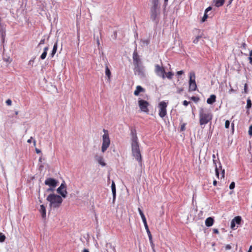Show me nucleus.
Returning <instances> with one entry per match:
<instances>
[{
    "label": "nucleus",
    "instance_id": "obj_1",
    "mask_svg": "<svg viewBox=\"0 0 252 252\" xmlns=\"http://www.w3.org/2000/svg\"><path fill=\"white\" fill-rule=\"evenodd\" d=\"M131 147L132 156L139 162H141L142 157L139 148V143L135 129L131 130Z\"/></svg>",
    "mask_w": 252,
    "mask_h": 252
},
{
    "label": "nucleus",
    "instance_id": "obj_2",
    "mask_svg": "<svg viewBox=\"0 0 252 252\" xmlns=\"http://www.w3.org/2000/svg\"><path fill=\"white\" fill-rule=\"evenodd\" d=\"M199 124L201 126L205 125L211 122L213 119V114L209 111L203 108H200L199 110Z\"/></svg>",
    "mask_w": 252,
    "mask_h": 252
},
{
    "label": "nucleus",
    "instance_id": "obj_3",
    "mask_svg": "<svg viewBox=\"0 0 252 252\" xmlns=\"http://www.w3.org/2000/svg\"><path fill=\"white\" fill-rule=\"evenodd\" d=\"M46 200L49 202V206L51 209L59 208L63 202L62 197L55 193L50 194Z\"/></svg>",
    "mask_w": 252,
    "mask_h": 252
},
{
    "label": "nucleus",
    "instance_id": "obj_4",
    "mask_svg": "<svg viewBox=\"0 0 252 252\" xmlns=\"http://www.w3.org/2000/svg\"><path fill=\"white\" fill-rule=\"evenodd\" d=\"M104 134L102 136V145L101 151L103 153L105 152L110 144V140L109 137L108 131L105 129L103 130Z\"/></svg>",
    "mask_w": 252,
    "mask_h": 252
},
{
    "label": "nucleus",
    "instance_id": "obj_5",
    "mask_svg": "<svg viewBox=\"0 0 252 252\" xmlns=\"http://www.w3.org/2000/svg\"><path fill=\"white\" fill-rule=\"evenodd\" d=\"M133 71L134 74L137 75L140 78H144L146 77L145 66L143 64L135 66Z\"/></svg>",
    "mask_w": 252,
    "mask_h": 252
},
{
    "label": "nucleus",
    "instance_id": "obj_6",
    "mask_svg": "<svg viewBox=\"0 0 252 252\" xmlns=\"http://www.w3.org/2000/svg\"><path fill=\"white\" fill-rule=\"evenodd\" d=\"M195 75L194 72L189 73V91H194L197 89V85L195 82Z\"/></svg>",
    "mask_w": 252,
    "mask_h": 252
},
{
    "label": "nucleus",
    "instance_id": "obj_7",
    "mask_svg": "<svg viewBox=\"0 0 252 252\" xmlns=\"http://www.w3.org/2000/svg\"><path fill=\"white\" fill-rule=\"evenodd\" d=\"M150 14L151 19L157 25L158 22V15L159 14L158 8L151 7Z\"/></svg>",
    "mask_w": 252,
    "mask_h": 252
},
{
    "label": "nucleus",
    "instance_id": "obj_8",
    "mask_svg": "<svg viewBox=\"0 0 252 252\" xmlns=\"http://www.w3.org/2000/svg\"><path fill=\"white\" fill-rule=\"evenodd\" d=\"M167 106V103L164 101L160 102L158 104V107L159 108V116L163 118L164 117L166 114V107Z\"/></svg>",
    "mask_w": 252,
    "mask_h": 252
},
{
    "label": "nucleus",
    "instance_id": "obj_9",
    "mask_svg": "<svg viewBox=\"0 0 252 252\" xmlns=\"http://www.w3.org/2000/svg\"><path fill=\"white\" fill-rule=\"evenodd\" d=\"M138 105L139 106V108L141 111L145 112V113H148L149 109L148 108V107L149 105V103L148 101L141 99L140 98L138 99Z\"/></svg>",
    "mask_w": 252,
    "mask_h": 252
},
{
    "label": "nucleus",
    "instance_id": "obj_10",
    "mask_svg": "<svg viewBox=\"0 0 252 252\" xmlns=\"http://www.w3.org/2000/svg\"><path fill=\"white\" fill-rule=\"evenodd\" d=\"M66 188V185L63 182L61 184L60 186L57 189V192L61 194V196L63 198L66 197L67 193Z\"/></svg>",
    "mask_w": 252,
    "mask_h": 252
},
{
    "label": "nucleus",
    "instance_id": "obj_11",
    "mask_svg": "<svg viewBox=\"0 0 252 252\" xmlns=\"http://www.w3.org/2000/svg\"><path fill=\"white\" fill-rule=\"evenodd\" d=\"M155 72L158 76L161 77L163 79L165 78V71L163 67L158 64H156L155 65Z\"/></svg>",
    "mask_w": 252,
    "mask_h": 252
},
{
    "label": "nucleus",
    "instance_id": "obj_12",
    "mask_svg": "<svg viewBox=\"0 0 252 252\" xmlns=\"http://www.w3.org/2000/svg\"><path fill=\"white\" fill-rule=\"evenodd\" d=\"M58 184V181L52 178H48L45 181V184L50 187L55 188Z\"/></svg>",
    "mask_w": 252,
    "mask_h": 252
},
{
    "label": "nucleus",
    "instance_id": "obj_13",
    "mask_svg": "<svg viewBox=\"0 0 252 252\" xmlns=\"http://www.w3.org/2000/svg\"><path fill=\"white\" fill-rule=\"evenodd\" d=\"M105 252H115V248L112 246L110 243H107L105 246Z\"/></svg>",
    "mask_w": 252,
    "mask_h": 252
},
{
    "label": "nucleus",
    "instance_id": "obj_14",
    "mask_svg": "<svg viewBox=\"0 0 252 252\" xmlns=\"http://www.w3.org/2000/svg\"><path fill=\"white\" fill-rule=\"evenodd\" d=\"M111 189L113 194V202H114L116 199V186L114 181L112 182L111 184Z\"/></svg>",
    "mask_w": 252,
    "mask_h": 252
},
{
    "label": "nucleus",
    "instance_id": "obj_15",
    "mask_svg": "<svg viewBox=\"0 0 252 252\" xmlns=\"http://www.w3.org/2000/svg\"><path fill=\"white\" fill-rule=\"evenodd\" d=\"M145 89L141 86H137L136 87V90L134 92V94L135 96H138L140 93L144 92Z\"/></svg>",
    "mask_w": 252,
    "mask_h": 252
},
{
    "label": "nucleus",
    "instance_id": "obj_16",
    "mask_svg": "<svg viewBox=\"0 0 252 252\" xmlns=\"http://www.w3.org/2000/svg\"><path fill=\"white\" fill-rule=\"evenodd\" d=\"M39 212L41 214L42 218H45L46 216V211L45 207L44 205L42 204L40 206Z\"/></svg>",
    "mask_w": 252,
    "mask_h": 252
},
{
    "label": "nucleus",
    "instance_id": "obj_17",
    "mask_svg": "<svg viewBox=\"0 0 252 252\" xmlns=\"http://www.w3.org/2000/svg\"><path fill=\"white\" fill-rule=\"evenodd\" d=\"M216 101V96L215 94H211L207 99V103L209 104H213Z\"/></svg>",
    "mask_w": 252,
    "mask_h": 252
},
{
    "label": "nucleus",
    "instance_id": "obj_18",
    "mask_svg": "<svg viewBox=\"0 0 252 252\" xmlns=\"http://www.w3.org/2000/svg\"><path fill=\"white\" fill-rule=\"evenodd\" d=\"M138 212L141 217V219L142 220V221H143V222L144 225H146V224H147V223L146 217H145L143 211L141 210V209L140 208H138Z\"/></svg>",
    "mask_w": 252,
    "mask_h": 252
},
{
    "label": "nucleus",
    "instance_id": "obj_19",
    "mask_svg": "<svg viewBox=\"0 0 252 252\" xmlns=\"http://www.w3.org/2000/svg\"><path fill=\"white\" fill-rule=\"evenodd\" d=\"M214 223V220L211 217H209L207 218V219L205 220V225L208 226L210 227Z\"/></svg>",
    "mask_w": 252,
    "mask_h": 252
},
{
    "label": "nucleus",
    "instance_id": "obj_20",
    "mask_svg": "<svg viewBox=\"0 0 252 252\" xmlns=\"http://www.w3.org/2000/svg\"><path fill=\"white\" fill-rule=\"evenodd\" d=\"M225 0H214L213 2L216 7H220L224 3Z\"/></svg>",
    "mask_w": 252,
    "mask_h": 252
},
{
    "label": "nucleus",
    "instance_id": "obj_21",
    "mask_svg": "<svg viewBox=\"0 0 252 252\" xmlns=\"http://www.w3.org/2000/svg\"><path fill=\"white\" fill-rule=\"evenodd\" d=\"M57 48H58V42H56L54 45V46H53V49L52 51V53L50 54V56L52 58L54 56L55 53H56L57 50Z\"/></svg>",
    "mask_w": 252,
    "mask_h": 252
},
{
    "label": "nucleus",
    "instance_id": "obj_22",
    "mask_svg": "<svg viewBox=\"0 0 252 252\" xmlns=\"http://www.w3.org/2000/svg\"><path fill=\"white\" fill-rule=\"evenodd\" d=\"M95 159L98 162V163L100 164H101L102 166H104L105 165V163L103 161V158L102 157L96 156L95 157Z\"/></svg>",
    "mask_w": 252,
    "mask_h": 252
},
{
    "label": "nucleus",
    "instance_id": "obj_23",
    "mask_svg": "<svg viewBox=\"0 0 252 252\" xmlns=\"http://www.w3.org/2000/svg\"><path fill=\"white\" fill-rule=\"evenodd\" d=\"M133 61L134 66L142 64V63L141 62L140 59L139 58L138 59H136V60L135 59L133 60Z\"/></svg>",
    "mask_w": 252,
    "mask_h": 252
},
{
    "label": "nucleus",
    "instance_id": "obj_24",
    "mask_svg": "<svg viewBox=\"0 0 252 252\" xmlns=\"http://www.w3.org/2000/svg\"><path fill=\"white\" fill-rule=\"evenodd\" d=\"M105 74L106 76L108 77V79L110 80L111 77V71L107 65H106L105 67Z\"/></svg>",
    "mask_w": 252,
    "mask_h": 252
},
{
    "label": "nucleus",
    "instance_id": "obj_25",
    "mask_svg": "<svg viewBox=\"0 0 252 252\" xmlns=\"http://www.w3.org/2000/svg\"><path fill=\"white\" fill-rule=\"evenodd\" d=\"M144 226H145V229L146 230V232H147V233L148 234L149 239H151L152 238V236L151 232H150V230L149 229L148 224H146V225H145Z\"/></svg>",
    "mask_w": 252,
    "mask_h": 252
},
{
    "label": "nucleus",
    "instance_id": "obj_26",
    "mask_svg": "<svg viewBox=\"0 0 252 252\" xmlns=\"http://www.w3.org/2000/svg\"><path fill=\"white\" fill-rule=\"evenodd\" d=\"M233 221L235 222V224H240L241 221V217L240 216L235 217L233 220Z\"/></svg>",
    "mask_w": 252,
    "mask_h": 252
},
{
    "label": "nucleus",
    "instance_id": "obj_27",
    "mask_svg": "<svg viewBox=\"0 0 252 252\" xmlns=\"http://www.w3.org/2000/svg\"><path fill=\"white\" fill-rule=\"evenodd\" d=\"M153 6L152 7L158 8L159 5V0H152Z\"/></svg>",
    "mask_w": 252,
    "mask_h": 252
},
{
    "label": "nucleus",
    "instance_id": "obj_28",
    "mask_svg": "<svg viewBox=\"0 0 252 252\" xmlns=\"http://www.w3.org/2000/svg\"><path fill=\"white\" fill-rule=\"evenodd\" d=\"M252 101H251V99L249 98L247 100L246 108L249 109L252 107Z\"/></svg>",
    "mask_w": 252,
    "mask_h": 252
},
{
    "label": "nucleus",
    "instance_id": "obj_29",
    "mask_svg": "<svg viewBox=\"0 0 252 252\" xmlns=\"http://www.w3.org/2000/svg\"><path fill=\"white\" fill-rule=\"evenodd\" d=\"M139 58V57L138 55L136 50L135 49L133 53V56H132L133 60H134V59L136 60V59H138Z\"/></svg>",
    "mask_w": 252,
    "mask_h": 252
},
{
    "label": "nucleus",
    "instance_id": "obj_30",
    "mask_svg": "<svg viewBox=\"0 0 252 252\" xmlns=\"http://www.w3.org/2000/svg\"><path fill=\"white\" fill-rule=\"evenodd\" d=\"M5 240V236L2 233H0V242H3Z\"/></svg>",
    "mask_w": 252,
    "mask_h": 252
},
{
    "label": "nucleus",
    "instance_id": "obj_31",
    "mask_svg": "<svg viewBox=\"0 0 252 252\" xmlns=\"http://www.w3.org/2000/svg\"><path fill=\"white\" fill-rule=\"evenodd\" d=\"M149 241H150V245H151V246L152 247L153 252H156V251L155 249V245L153 243L152 238L151 239H149Z\"/></svg>",
    "mask_w": 252,
    "mask_h": 252
},
{
    "label": "nucleus",
    "instance_id": "obj_32",
    "mask_svg": "<svg viewBox=\"0 0 252 252\" xmlns=\"http://www.w3.org/2000/svg\"><path fill=\"white\" fill-rule=\"evenodd\" d=\"M201 35H197L195 38L193 40V43L194 44H197L199 41V40L201 38Z\"/></svg>",
    "mask_w": 252,
    "mask_h": 252
},
{
    "label": "nucleus",
    "instance_id": "obj_33",
    "mask_svg": "<svg viewBox=\"0 0 252 252\" xmlns=\"http://www.w3.org/2000/svg\"><path fill=\"white\" fill-rule=\"evenodd\" d=\"M173 76V74L171 72H168L166 73V76L167 78L171 79Z\"/></svg>",
    "mask_w": 252,
    "mask_h": 252
},
{
    "label": "nucleus",
    "instance_id": "obj_34",
    "mask_svg": "<svg viewBox=\"0 0 252 252\" xmlns=\"http://www.w3.org/2000/svg\"><path fill=\"white\" fill-rule=\"evenodd\" d=\"M219 165H220L219 168H220L221 169V178H224V173H225L224 169H221V165L220 162H219Z\"/></svg>",
    "mask_w": 252,
    "mask_h": 252
},
{
    "label": "nucleus",
    "instance_id": "obj_35",
    "mask_svg": "<svg viewBox=\"0 0 252 252\" xmlns=\"http://www.w3.org/2000/svg\"><path fill=\"white\" fill-rule=\"evenodd\" d=\"M47 54V52H43L42 53V54H41V55L40 56V59L42 60H44L46 57Z\"/></svg>",
    "mask_w": 252,
    "mask_h": 252
},
{
    "label": "nucleus",
    "instance_id": "obj_36",
    "mask_svg": "<svg viewBox=\"0 0 252 252\" xmlns=\"http://www.w3.org/2000/svg\"><path fill=\"white\" fill-rule=\"evenodd\" d=\"M208 16L207 15V14L206 13H205L204 15H203V17H202V22H204L206 21V20L207 19V18H208Z\"/></svg>",
    "mask_w": 252,
    "mask_h": 252
},
{
    "label": "nucleus",
    "instance_id": "obj_37",
    "mask_svg": "<svg viewBox=\"0 0 252 252\" xmlns=\"http://www.w3.org/2000/svg\"><path fill=\"white\" fill-rule=\"evenodd\" d=\"M235 222H234V221H233V220H232L231 222V228L232 229H235Z\"/></svg>",
    "mask_w": 252,
    "mask_h": 252
},
{
    "label": "nucleus",
    "instance_id": "obj_38",
    "mask_svg": "<svg viewBox=\"0 0 252 252\" xmlns=\"http://www.w3.org/2000/svg\"><path fill=\"white\" fill-rule=\"evenodd\" d=\"M141 42L143 45H148L149 43L148 40H142Z\"/></svg>",
    "mask_w": 252,
    "mask_h": 252
},
{
    "label": "nucleus",
    "instance_id": "obj_39",
    "mask_svg": "<svg viewBox=\"0 0 252 252\" xmlns=\"http://www.w3.org/2000/svg\"><path fill=\"white\" fill-rule=\"evenodd\" d=\"M230 126V122L228 120H226L225 122V127L226 128H229Z\"/></svg>",
    "mask_w": 252,
    "mask_h": 252
},
{
    "label": "nucleus",
    "instance_id": "obj_40",
    "mask_svg": "<svg viewBox=\"0 0 252 252\" xmlns=\"http://www.w3.org/2000/svg\"><path fill=\"white\" fill-rule=\"evenodd\" d=\"M215 172H216V176L219 178V168L216 166V168H215Z\"/></svg>",
    "mask_w": 252,
    "mask_h": 252
},
{
    "label": "nucleus",
    "instance_id": "obj_41",
    "mask_svg": "<svg viewBox=\"0 0 252 252\" xmlns=\"http://www.w3.org/2000/svg\"><path fill=\"white\" fill-rule=\"evenodd\" d=\"M235 188V183L234 182H231L230 185H229V189H232Z\"/></svg>",
    "mask_w": 252,
    "mask_h": 252
},
{
    "label": "nucleus",
    "instance_id": "obj_42",
    "mask_svg": "<svg viewBox=\"0 0 252 252\" xmlns=\"http://www.w3.org/2000/svg\"><path fill=\"white\" fill-rule=\"evenodd\" d=\"M248 132L250 135L252 136V125L249 127Z\"/></svg>",
    "mask_w": 252,
    "mask_h": 252
},
{
    "label": "nucleus",
    "instance_id": "obj_43",
    "mask_svg": "<svg viewBox=\"0 0 252 252\" xmlns=\"http://www.w3.org/2000/svg\"><path fill=\"white\" fill-rule=\"evenodd\" d=\"M6 103L7 105L8 106H10L12 104V101L11 99H8L6 101Z\"/></svg>",
    "mask_w": 252,
    "mask_h": 252
},
{
    "label": "nucleus",
    "instance_id": "obj_44",
    "mask_svg": "<svg viewBox=\"0 0 252 252\" xmlns=\"http://www.w3.org/2000/svg\"><path fill=\"white\" fill-rule=\"evenodd\" d=\"M185 126H186V124H182L181 126L180 130L182 131H184L185 130Z\"/></svg>",
    "mask_w": 252,
    "mask_h": 252
},
{
    "label": "nucleus",
    "instance_id": "obj_45",
    "mask_svg": "<svg viewBox=\"0 0 252 252\" xmlns=\"http://www.w3.org/2000/svg\"><path fill=\"white\" fill-rule=\"evenodd\" d=\"M247 47V44L245 43H243L241 45V48L242 49H246Z\"/></svg>",
    "mask_w": 252,
    "mask_h": 252
},
{
    "label": "nucleus",
    "instance_id": "obj_46",
    "mask_svg": "<svg viewBox=\"0 0 252 252\" xmlns=\"http://www.w3.org/2000/svg\"><path fill=\"white\" fill-rule=\"evenodd\" d=\"M191 99V100H192L194 101H197L199 100V98H198L196 96H192Z\"/></svg>",
    "mask_w": 252,
    "mask_h": 252
},
{
    "label": "nucleus",
    "instance_id": "obj_47",
    "mask_svg": "<svg viewBox=\"0 0 252 252\" xmlns=\"http://www.w3.org/2000/svg\"><path fill=\"white\" fill-rule=\"evenodd\" d=\"M45 39L44 38V39H42L40 40V42H39V43L38 44V46H39V45H40L41 44H44L45 43Z\"/></svg>",
    "mask_w": 252,
    "mask_h": 252
},
{
    "label": "nucleus",
    "instance_id": "obj_48",
    "mask_svg": "<svg viewBox=\"0 0 252 252\" xmlns=\"http://www.w3.org/2000/svg\"><path fill=\"white\" fill-rule=\"evenodd\" d=\"M183 91V88H177V93L178 94H181V92H182Z\"/></svg>",
    "mask_w": 252,
    "mask_h": 252
},
{
    "label": "nucleus",
    "instance_id": "obj_49",
    "mask_svg": "<svg viewBox=\"0 0 252 252\" xmlns=\"http://www.w3.org/2000/svg\"><path fill=\"white\" fill-rule=\"evenodd\" d=\"M183 104L184 106H187L189 104V102H188V101L187 100H184L183 102Z\"/></svg>",
    "mask_w": 252,
    "mask_h": 252
},
{
    "label": "nucleus",
    "instance_id": "obj_50",
    "mask_svg": "<svg viewBox=\"0 0 252 252\" xmlns=\"http://www.w3.org/2000/svg\"><path fill=\"white\" fill-rule=\"evenodd\" d=\"M225 248L226 250H230L231 249V246L230 245H227L225 246Z\"/></svg>",
    "mask_w": 252,
    "mask_h": 252
},
{
    "label": "nucleus",
    "instance_id": "obj_51",
    "mask_svg": "<svg viewBox=\"0 0 252 252\" xmlns=\"http://www.w3.org/2000/svg\"><path fill=\"white\" fill-rule=\"evenodd\" d=\"M247 90H248L247 85V84H245V86H244V92L245 93H247Z\"/></svg>",
    "mask_w": 252,
    "mask_h": 252
},
{
    "label": "nucleus",
    "instance_id": "obj_52",
    "mask_svg": "<svg viewBox=\"0 0 252 252\" xmlns=\"http://www.w3.org/2000/svg\"><path fill=\"white\" fill-rule=\"evenodd\" d=\"M211 9L212 7L211 6L207 7L205 11V13H207L209 11L211 10Z\"/></svg>",
    "mask_w": 252,
    "mask_h": 252
},
{
    "label": "nucleus",
    "instance_id": "obj_53",
    "mask_svg": "<svg viewBox=\"0 0 252 252\" xmlns=\"http://www.w3.org/2000/svg\"><path fill=\"white\" fill-rule=\"evenodd\" d=\"M54 190V188H52V187H50V188L48 189H47V191L49 192V191H53Z\"/></svg>",
    "mask_w": 252,
    "mask_h": 252
},
{
    "label": "nucleus",
    "instance_id": "obj_54",
    "mask_svg": "<svg viewBox=\"0 0 252 252\" xmlns=\"http://www.w3.org/2000/svg\"><path fill=\"white\" fill-rule=\"evenodd\" d=\"M213 163H214V165L215 166V168H216V166H217V160L216 159H213Z\"/></svg>",
    "mask_w": 252,
    "mask_h": 252
},
{
    "label": "nucleus",
    "instance_id": "obj_55",
    "mask_svg": "<svg viewBox=\"0 0 252 252\" xmlns=\"http://www.w3.org/2000/svg\"><path fill=\"white\" fill-rule=\"evenodd\" d=\"M248 59H249V60L250 63L251 64H252V57L250 56V57L248 58Z\"/></svg>",
    "mask_w": 252,
    "mask_h": 252
},
{
    "label": "nucleus",
    "instance_id": "obj_56",
    "mask_svg": "<svg viewBox=\"0 0 252 252\" xmlns=\"http://www.w3.org/2000/svg\"><path fill=\"white\" fill-rule=\"evenodd\" d=\"M184 73V71L183 70H180L177 72V74L178 75H182Z\"/></svg>",
    "mask_w": 252,
    "mask_h": 252
},
{
    "label": "nucleus",
    "instance_id": "obj_57",
    "mask_svg": "<svg viewBox=\"0 0 252 252\" xmlns=\"http://www.w3.org/2000/svg\"><path fill=\"white\" fill-rule=\"evenodd\" d=\"M213 232L214 233L218 234L219 233V230L218 229L214 228L213 229Z\"/></svg>",
    "mask_w": 252,
    "mask_h": 252
},
{
    "label": "nucleus",
    "instance_id": "obj_58",
    "mask_svg": "<svg viewBox=\"0 0 252 252\" xmlns=\"http://www.w3.org/2000/svg\"><path fill=\"white\" fill-rule=\"evenodd\" d=\"M48 49H49V47L48 46H46V47H45L44 48V51L43 52H45L47 53V51H48Z\"/></svg>",
    "mask_w": 252,
    "mask_h": 252
},
{
    "label": "nucleus",
    "instance_id": "obj_59",
    "mask_svg": "<svg viewBox=\"0 0 252 252\" xmlns=\"http://www.w3.org/2000/svg\"><path fill=\"white\" fill-rule=\"evenodd\" d=\"M236 92V91H235V90L233 89H230V90H229V93L230 94V93H234V92Z\"/></svg>",
    "mask_w": 252,
    "mask_h": 252
},
{
    "label": "nucleus",
    "instance_id": "obj_60",
    "mask_svg": "<svg viewBox=\"0 0 252 252\" xmlns=\"http://www.w3.org/2000/svg\"><path fill=\"white\" fill-rule=\"evenodd\" d=\"M5 36V32H1V36H2V40H4V37Z\"/></svg>",
    "mask_w": 252,
    "mask_h": 252
},
{
    "label": "nucleus",
    "instance_id": "obj_61",
    "mask_svg": "<svg viewBox=\"0 0 252 252\" xmlns=\"http://www.w3.org/2000/svg\"><path fill=\"white\" fill-rule=\"evenodd\" d=\"M35 151L37 154H39V153H41V151L39 149H37V148L35 149Z\"/></svg>",
    "mask_w": 252,
    "mask_h": 252
},
{
    "label": "nucleus",
    "instance_id": "obj_62",
    "mask_svg": "<svg viewBox=\"0 0 252 252\" xmlns=\"http://www.w3.org/2000/svg\"><path fill=\"white\" fill-rule=\"evenodd\" d=\"M96 43H97V45L99 46L100 42H99V40L98 39V37L96 38Z\"/></svg>",
    "mask_w": 252,
    "mask_h": 252
},
{
    "label": "nucleus",
    "instance_id": "obj_63",
    "mask_svg": "<svg viewBox=\"0 0 252 252\" xmlns=\"http://www.w3.org/2000/svg\"><path fill=\"white\" fill-rule=\"evenodd\" d=\"M213 184L214 186H216L217 184V181L216 180H214L213 181Z\"/></svg>",
    "mask_w": 252,
    "mask_h": 252
},
{
    "label": "nucleus",
    "instance_id": "obj_64",
    "mask_svg": "<svg viewBox=\"0 0 252 252\" xmlns=\"http://www.w3.org/2000/svg\"><path fill=\"white\" fill-rule=\"evenodd\" d=\"M252 246H251L248 252H252Z\"/></svg>",
    "mask_w": 252,
    "mask_h": 252
}]
</instances>
